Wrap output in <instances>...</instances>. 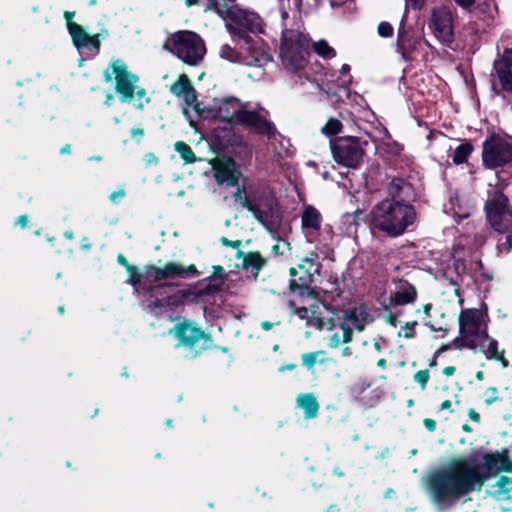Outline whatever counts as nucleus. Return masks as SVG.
<instances>
[{
  "label": "nucleus",
  "mask_w": 512,
  "mask_h": 512,
  "mask_svg": "<svg viewBox=\"0 0 512 512\" xmlns=\"http://www.w3.org/2000/svg\"><path fill=\"white\" fill-rule=\"evenodd\" d=\"M352 355V350L350 347H345L342 351V356L343 357H348V356H351Z\"/></svg>",
  "instance_id": "nucleus-62"
},
{
  "label": "nucleus",
  "mask_w": 512,
  "mask_h": 512,
  "mask_svg": "<svg viewBox=\"0 0 512 512\" xmlns=\"http://www.w3.org/2000/svg\"><path fill=\"white\" fill-rule=\"evenodd\" d=\"M450 407H451V401L450 400H445L441 404V410H447Z\"/></svg>",
  "instance_id": "nucleus-61"
},
{
  "label": "nucleus",
  "mask_w": 512,
  "mask_h": 512,
  "mask_svg": "<svg viewBox=\"0 0 512 512\" xmlns=\"http://www.w3.org/2000/svg\"><path fill=\"white\" fill-rule=\"evenodd\" d=\"M319 269L318 255L314 252L309 253L301 260L297 267L290 269L291 288H307L313 281L314 274L319 272Z\"/></svg>",
  "instance_id": "nucleus-18"
},
{
  "label": "nucleus",
  "mask_w": 512,
  "mask_h": 512,
  "mask_svg": "<svg viewBox=\"0 0 512 512\" xmlns=\"http://www.w3.org/2000/svg\"><path fill=\"white\" fill-rule=\"evenodd\" d=\"M342 123L336 118H330L327 123L322 127L321 131L327 137H332L342 131Z\"/></svg>",
  "instance_id": "nucleus-38"
},
{
  "label": "nucleus",
  "mask_w": 512,
  "mask_h": 512,
  "mask_svg": "<svg viewBox=\"0 0 512 512\" xmlns=\"http://www.w3.org/2000/svg\"><path fill=\"white\" fill-rule=\"evenodd\" d=\"M360 212L346 213L342 216V225L344 226V232L351 236L356 233L357 230V217Z\"/></svg>",
  "instance_id": "nucleus-36"
},
{
  "label": "nucleus",
  "mask_w": 512,
  "mask_h": 512,
  "mask_svg": "<svg viewBox=\"0 0 512 512\" xmlns=\"http://www.w3.org/2000/svg\"><path fill=\"white\" fill-rule=\"evenodd\" d=\"M502 471L512 472V462L506 454L474 452L431 473L427 488L437 506L446 509L461 497L480 490L487 479Z\"/></svg>",
  "instance_id": "nucleus-1"
},
{
  "label": "nucleus",
  "mask_w": 512,
  "mask_h": 512,
  "mask_svg": "<svg viewBox=\"0 0 512 512\" xmlns=\"http://www.w3.org/2000/svg\"><path fill=\"white\" fill-rule=\"evenodd\" d=\"M494 62H501L505 66L511 68L512 66V48H507L504 50L502 58L494 60Z\"/></svg>",
  "instance_id": "nucleus-46"
},
{
  "label": "nucleus",
  "mask_w": 512,
  "mask_h": 512,
  "mask_svg": "<svg viewBox=\"0 0 512 512\" xmlns=\"http://www.w3.org/2000/svg\"><path fill=\"white\" fill-rule=\"evenodd\" d=\"M68 31L72 37L73 44L80 53L86 54L87 56H95L98 54L100 49L98 35L89 36L83 28L76 23H69Z\"/></svg>",
  "instance_id": "nucleus-20"
},
{
  "label": "nucleus",
  "mask_w": 512,
  "mask_h": 512,
  "mask_svg": "<svg viewBox=\"0 0 512 512\" xmlns=\"http://www.w3.org/2000/svg\"><path fill=\"white\" fill-rule=\"evenodd\" d=\"M352 341V333L344 330L343 326L339 324V330L334 331L328 337V345L330 348H338L340 345Z\"/></svg>",
  "instance_id": "nucleus-32"
},
{
  "label": "nucleus",
  "mask_w": 512,
  "mask_h": 512,
  "mask_svg": "<svg viewBox=\"0 0 512 512\" xmlns=\"http://www.w3.org/2000/svg\"><path fill=\"white\" fill-rule=\"evenodd\" d=\"M493 495L498 500H507L512 498V477L501 476L495 485Z\"/></svg>",
  "instance_id": "nucleus-31"
},
{
  "label": "nucleus",
  "mask_w": 512,
  "mask_h": 512,
  "mask_svg": "<svg viewBox=\"0 0 512 512\" xmlns=\"http://www.w3.org/2000/svg\"><path fill=\"white\" fill-rule=\"evenodd\" d=\"M371 386V384L368 381H361L356 384H354L351 388L352 395L357 399L362 401V394L363 392L368 389Z\"/></svg>",
  "instance_id": "nucleus-42"
},
{
  "label": "nucleus",
  "mask_w": 512,
  "mask_h": 512,
  "mask_svg": "<svg viewBox=\"0 0 512 512\" xmlns=\"http://www.w3.org/2000/svg\"><path fill=\"white\" fill-rule=\"evenodd\" d=\"M473 151V146L469 142L460 144L455 148L452 154V162L455 165L463 164L467 161L468 157Z\"/></svg>",
  "instance_id": "nucleus-34"
},
{
  "label": "nucleus",
  "mask_w": 512,
  "mask_h": 512,
  "mask_svg": "<svg viewBox=\"0 0 512 512\" xmlns=\"http://www.w3.org/2000/svg\"><path fill=\"white\" fill-rule=\"evenodd\" d=\"M217 14L224 20L225 27L233 41H242L239 48L243 59H252L257 63H243L247 66L261 67L272 61L269 47L260 39H253L249 32H261L262 20L254 12L241 9L232 0H215Z\"/></svg>",
  "instance_id": "nucleus-2"
},
{
  "label": "nucleus",
  "mask_w": 512,
  "mask_h": 512,
  "mask_svg": "<svg viewBox=\"0 0 512 512\" xmlns=\"http://www.w3.org/2000/svg\"><path fill=\"white\" fill-rule=\"evenodd\" d=\"M117 260H118V262H119L121 265L125 266L128 270H129V267H131V266L128 264L127 260L125 259V257H124L122 254H119V255H118Z\"/></svg>",
  "instance_id": "nucleus-56"
},
{
  "label": "nucleus",
  "mask_w": 512,
  "mask_h": 512,
  "mask_svg": "<svg viewBox=\"0 0 512 512\" xmlns=\"http://www.w3.org/2000/svg\"><path fill=\"white\" fill-rule=\"evenodd\" d=\"M166 47L183 62L195 66L204 58L206 48L201 37L192 31H178L171 35Z\"/></svg>",
  "instance_id": "nucleus-10"
},
{
  "label": "nucleus",
  "mask_w": 512,
  "mask_h": 512,
  "mask_svg": "<svg viewBox=\"0 0 512 512\" xmlns=\"http://www.w3.org/2000/svg\"><path fill=\"white\" fill-rule=\"evenodd\" d=\"M416 218V210L411 204L395 198L381 200L370 211L371 225L390 237L402 235Z\"/></svg>",
  "instance_id": "nucleus-5"
},
{
  "label": "nucleus",
  "mask_w": 512,
  "mask_h": 512,
  "mask_svg": "<svg viewBox=\"0 0 512 512\" xmlns=\"http://www.w3.org/2000/svg\"><path fill=\"white\" fill-rule=\"evenodd\" d=\"M425 426L430 430V431H433L435 429V422L431 419H426L425 420Z\"/></svg>",
  "instance_id": "nucleus-57"
},
{
  "label": "nucleus",
  "mask_w": 512,
  "mask_h": 512,
  "mask_svg": "<svg viewBox=\"0 0 512 512\" xmlns=\"http://www.w3.org/2000/svg\"><path fill=\"white\" fill-rule=\"evenodd\" d=\"M243 105L244 103L233 96L216 98L211 105L200 109L199 119L211 118L224 121L226 126L214 128L212 134L219 142L229 141L232 124L237 121Z\"/></svg>",
  "instance_id": "nucleus-8"
},
{
  "label": "nucleus",
  "mask_w": 512,
  "mask_h": 512,
  "mask_svg": "<svg viewBox=\"0 0 512 512\" xmlns=\"http://www.w3.org/2000/svg\"><path fill=\"white\" fill-rule=\"evenodd\" d=\"M310 39L298 30L286 29L282 32L279 56L283 67L299 79H307L305 68L308 65Z\"/></svg>",
  "instance_id": "nucleus-7"
},
{
  "label": "nucleus",
  "mask_w": 512,
  "mask_h": 512,
  "mask_svg": "<svg viewBox=\"0 0 512 512\" xmlns=\"http://www.w3.org/2000/svg\"><path fill=\"white\" fill-rule=\"evenodd\" d=\"M350 66L348 64H343L340 70V76L338 77L336 87L348 89L351 84V77L348 75L350 72Z\"/></svg>",
  "instance_id": "nucleus-39"
},
{
  "label": "nucleus",
  "mask_w": 512,
  "mask_h": 512,
  "mask_svg": "<svg viewBox=\"0 0 512 512\" xmlns=\"http://www.w3.org/2000/svg\"><path fill=\"white\" fill-rule=\"evenodd\" d=\"M334 160L345 167L356 168L360 165L364 150L356 137L346 136L331 141Z\"/></svg>",
  "instance_id": "nucleus-14"
},
{
  "label": "nucleus",
  "mask_w": 512,
  "mask_h": 512,
  "mask_svg": "<svg viewBox=\"0 0 512 512\" xmlns=\"http://www.w3.org/2000/svg\"><path fill=\"white\" fill-rule=\"evenodd\" d=\"M378 34L381 37H391L393 35V27L388 22H381L378 25Z\"/></svg>",
  "instance_id": "nucleus-45"
},
{
  "label": "nucleus",
  "mask_w": 512,
  "mask_h": 512,
  "mask_svg": "<svg viewBox=\"0 0 512 512\" xmlns=\"http://www.w3.org/2000/svg\"><path fill=\"white\" fill-rule=\"evenodd\" d=\"M485 211L492 228L497 232H508L512 229V210L508 206V198L500 191H494L486 201Z\"/></svg>",
  "instance_id": "nucleus-11"
},
{
  "label": "nucleus",
  "mask_w": 512,
  "mask_h": 512,
  "mask_svg": "<svg viewBox=\"0 0 512 512\" xmlns=\"http://www.w3.org/2000/svg\"><path fill=\"white\" fill-rule=\"evenodd\" d=\"M435 34L445 42L453 38V14L449 7L441 6L435 8L431 18Z\"/></svg>",
  "instance_id": "nucleus-23"
},
{
  "label": "nucleus",
  "mask_w": 512,
  "mask_h": 512,
  "mask_svg": "<svg viewBox=\"0 0 512 512\" xmlns=\"http://www.w3.org/2000/svg\"><path fill=\"white\" fill-rule=\"evenodd\" d=\"M197 273L194 265L185 267L179 263L169 262L163 268L147 266L144 272L145 282L149 284L165 279L186 278Z\"/></svg>",
  "instance_id": "nucleus-17"
},
{
  "label": "nucleus",
  "mask_w": 512,
  "mask_h": 512,
  "mask_svg": "<svg viewBox=\"0 0 512 512\" xmlns=\"http://www.w3.org/2000/svg\"><path fill=\"white\" fill-rule=\"evenodd\" d=\"M500 233L505 234V236L498 240V249L499 251L509 252L512 249V229Z\"/></svg>",
  "instance_id": "nucleus-40"
},
{
  "label": "nucleus",
  "mask_w": 512,
  "mask_h": 512,
  "mask_svg": "<svg viewBox=\"0 0 512 512\" xmlns=\"http://www.w3.org/2000/svg\"><path fill=\"white\" fill-rule=\"evenodd\" d=\"M512 161V144L499 135L492 134L483 142L482 162L486 168L494 169Z\"/></svg>",
  "instance_id": "nucleus-12"
},
{
  "label": "nucleus",
  "mask_w": 512,
  "mask_h": 512,
  "mask_svg": "<svg viewBox=\"0 0 512 512\" xmlns=\"http://www.w3.org/2000/svg\"><path fill=\"white\" fill-rule=\"evenodd\" d=\"M112 100H113V95H112L111 93H108V94H107V97H106L105 104H106V105H110V104H111V102H112Z\"/></svg>",
  "instance_id": "nucleus-64"
},
{
  "label": "nucleus",
  "mask_w": 512,
  "mask_h": 512,
  "mask_svg": "<svg viewBox=\"0 0 512 512\" xmlns=\"http://www.w3.org/2000/svg\"><path fill=\"white\" fill-rule=\"evenodd\" d=\"M463 9H469L475 3V0H454Z\"/></svg>",
  "instance_id": "nucleus-52"
},
{
  "label": "nucleus",
  "mask_w": 512,
  "mask_h": 512,
  "mask_svg": "<svg viewBox=\"0 0 512 512\" xmlns=\"http://www.w3.org/2000/svg\"><path fill=\"white\" fill-rule=\"evenodd\" d=\"M373 321L367 306L361 304L344 311L340 324L344 330L353 334V330L361 332L365 326Z\"/></svg>",
  "instance_id": "nucleus-21"
},
{
  "label": "nucleus",
  "mask_w": 512,
  "mask_h": 512,
  "mask_svg": "<svg viewBox=\"0 0 512 512\" xmlns=\"http://www.w3.org/2000/svg\"><path fill=\"white\" fill-rule=\"evenodd\" d=\"M170 92L183 100V113L192 127L199 120L201 105L198 102L196 91L186 74H181L171 86Z\"/></svg>",
  "instance_id": "nucleus-13"
},
{
  "label": "nucleus",
  "mask_w": 512,
  "mask_h": 512,
  "mask_svg": "<svg viewBox=\"0 0 512 512\" xmlns=\"http://www.w3.org/2000/svg\"><path fill=\"white\" fill-rule=\"evenodd\" d=\"M233 198L236 203L250 211L253 216L267 229L274 230L280 222L278 205L274 197L267 194L258 182H237Z\"/></svg>",
  "instance_id": "nucleus-4"
},
{
  "label": "nucleus",
  "mask_w": 512,
  "mask_h": 512,
  "mask_svg": "<svg viewBox=\"0 0 512 512\" xmlns=\"http://www.w3.org/2000/svg\"><path fill=\"white\" fill-rule=\"evenodd\" d=\"M429 379H430V373L427 369L420 370V371L416 372L414 375L415 382H417L421 386L422 390L426 389V385H427Z\"/></svg>",
  "instance_id": "nucleus-43"
},
{
  "label": "nucleus",
  "mask_w": 512,
  "mask_h": 512,
  "mask_svg": "<svg viewBox=\"0 0 512 512\" xmlns=\"http://www.w3.org/2000/svg\"><path fill=\"white\" fill-rule=\"evenodd\" d=\"M477 351H481L487 360H496L501 362V364L506 367L508 365V361L505 358L504 350H499V343L495 338H492L488 335V338L485 339V343H483L482 347H479Z\"/></svg>",
  "instance_id": "nucleus-28"
},
{
  "label": "nucleus",
  "mask_w": 512,
  "mask_h": 512,
  "mask_svg": "<svg viewBox=\"0 0 512 512\" xmlns=\"http://www.w3.org/2000/svg\"><path fill=\"white\" fill-rule=\"evenodd\" d=\"M324 353L322 351H318V352H311V353H306V354H303L302 355V362H303V365L305 367H307L308 369H312L313 366L315 365V363L317 362L318 360V357L320 355H323Z\"/></svg>",
  "instance_id": "nucleus-41"
},
{
  "label": "nucleus",
  "mask_w": 512,
  "mask_h": 512,
  "mask_svg": "<svg viewBox=\"0 0 512 512\" xmlns=\"http://www.w3.org/2000/svg\"><path fill=\"white\" fill-rule=\"evenodd\" d=\"M133 137H141L143 135V130L140 128H135L131 131Z\"/></svg>",
  "instance_id": "nucleus-58"
},
{
  "label": "nucleus",
  "mask_w": 512,
  "mask_h": 512,
  "mask_svg": "<svg viewBox=\"0 0 512 512\" xmlns=\"http://www.w3.org/2000/svg\"><path fill=\"white\" fill-rule=\"evenodd\" d=\"M496 76L500 88L492 80V88L497 95L502 94L505 98L512 100V70L501 62H493V72L491 77Z\"/></svg>",
  "instance_id": "nucleus-26"
},
{
  "label": "nucleus",
  "mask_w": 512,
  "mask_h": 512,
  "mask_svg": "<svg viewBox=\"0 0 512 512\" xmlns=\"http://www.w3.org/2000/svg\"><path fill=\"white\" fill-rule=\"evenodd\" d=\"M125 196V190L124 189H119L115 192H113L111 195H110V200L113 202V203H118L123 197Z\"/></svg>",
  "instance_id": "nucleus-51"
},
{
  "label": "nucleus",
  "mask_w": 512,
  "mask_h": 512,
  "mask_svg": "<svg viewBox=\"0 0 512 512\" xmlns=\"http://www.w3.org/2000/svg\"><path fill=\"white\" fill-rule=\"evenodd\" d=\"M417 292L407 281H399L394 293L390 296L391 305H407L416 300Z\"/></svg>",
  "instance_id": "nucleus-27"
},
{
  "label": "nucleus",
  "mask_w": 512,
  "mask_h": 512,
  "mask_svg": "<svg viewBox=\"0 0 512 512\" xmlns=\"http://www.w3.org/2000/svg\"><path fill=\"white\" fill-rule=\"evenodd\" d=\"M415 8H420L422 6L423 0H410Z\"/></svg>",
  "instance_id": "nucleus-63"
},
{
  "label": "nucleus",
  "mask_w": 512,
  "mask_h": 512,
  "mask_svg": "<svg viewBox=\"0 0 512 512\" xmlns=\"http://www.w3.org/2000/svg\"><path fill=\"white\" fill-rule=\"evenodd\" d=\"M289 306L293 314L298 316L301 320H305L308 326L318 330H333L335 326L331 320H326L323 316L328 308L320 301H314L309 308L305 306L296 307L293 301L289 302Z\"/></svg>",
  "instance_id": "nucleus-16"
},
{
  "label": "nucleus",
  "mask_w": 512,
  "mask_h": 512,
  "mask_svg": "<svg viewBox=\"0 0 512 512\" xmlns=\"http://www.w3.org/2000/svg\"><path fill=\"white\" fill-rule=\"evenodd\" d=\"M265 263V260L259 253H248L243 260V267L245 269H251L252 273L257 276Z\"/></svg>",
  "instance_id": "nucleus-33"
},
{
  "label": "nucleus",
  "mask_w": 512,
  "mask_h": 512,
  "mask_svg": "<svg viewBox=\"0 0 512 512\" xmlns=\"http://www.w3.org/2000/svg\"><path fill=\"white\" fill-rule=\"evenodd\" d=\"M484 397H485V403L487 405H491L493 404L494 402L498 401V390L496 387H489L488 389H486V391L484 392Z\"/></svg>",
  "instance_id": "nucleus-44"
},
{
  "label": "nucleus",
  "mask_w": 512,
  "mask_h": 512,
  "mask_svg": "<svg viewBox=\"0 0 512 512\" xmlns=\"http://www.w3.org/2000/svg\"><path fill=\"white\" fill-rule=\"evenodd\" d=\"M385 147L386 150L393 155H399L403 150L402 145L395 141H388L387 143H385Z\"/></svg>",
  "instance_id": "nucleus-47"
},
{
  "label": "nucleus",
  "mask_w": 512,
  "mask_h": 512,
  "mask_svg": "<svg viewBox=\"0 0 512 512\" xmlns=\"http://www.w3.org/2000/svg\"><path fill=\"white\" fill-rule=\"evenodd\" d=\"M74 17V13L73 12H65V18L67 20V26L69 25V23H73L72 22V18Z\"/></svg>",
  "instance_id": "nucleus-59"
},
{
  "label": "nucleus",
  "mask_w": 512,
  "mask_h": 512,
  "mask_svg": "<svg viewBox=\"0 0 512 512\" xmlns=\"http://www.w3.org/2000/svg\"><path fill=\"white\" fill-rule=\"evenodd\" d=\"M220 57L231 63L243 64V63H257L252 59H243L242 50L237 51L235 48L228 44H223L220 48Z\"/></svg>",
  "instance_id": "nucleus-30"
},
{
  "label": "nucleus",
  "mask_w": 512,
  "mask_h": 512,
  "mask_svg": "<svg viewBox=\"0 0 512 512\" xmlns=\"http://www.w3.org/2000/svg\"><path fill=\"white\" fill-rule=\"evenodd\" d=\"M215 275L210 279L214 282L205 289L195 290L191 287L184 289H175L172 285H154L147 286L143 276L137 273L136 267H129L130 277L128 283L131 284L138 293L149 294L148 308H174L185 302L194 301L199 296L213 294L220 290L223 283L221 276L224 273L222 267H215Z\"/></svg>",
  "instance_id": "nucleus-3"
},
{
  "label": "nucleus",
  "mask_w": 512,
  "mask_h": 512,
  "mask_svg": "<svg viewBox=\"0 0 512 512\" xmlns=\"http://www.w3.org/2000/svg\"><path fill=\"white\" fill-rule=\"evenodd\" d=\"M417 324V322H410V323H406V325L403 327V330H404V337L406 338H411L414 336L415 332H414V327L415 325Z\"/></svg>",
  "instance_id": "nucleus-50"
},
{
  "label": "nucleus",
  "mask_w": 512,
  "mask_h": 512,
  "mask_svg": "<svg viewBox=\"0 0 512 512\" xmlns=\"http://www.w3.org/2000/svg\"><path fill=\"white\" fill-rule=\"evenodd\" d=\"M296 404L299 408L304 410L306 418L311 419L318 415L319 404L312 393L299 394L296 399Z\"/></svg>",
  "instance_id": "nucleus-29"
},
{
  "label": "nucleus",
  "mask_w": 512,
  "mask_h": 512,
  "mask_svg": "<svg viewBox=\"0 0 512 512\" xmlns=\"http://www.w3.org/2000/svg\"><path fill=\"white\" fill-rule=\"evenodd\" d=\"M314 52L325 60L332 59L336 56V51L324 39L318 40L313 44Z\"/></svg>",
  "instance_id": "nucleus-35"
},
{
  "label": "nucleus",
  "mask_w": 512,
  "mask_h": 512,
  "mask_svg": "<svg viewBox=\"0 0 512 512\" xmlns=\"http://www.w3.org/2000/svg\"><path fill=\"white\" fill-rule=\"evenodd\" d=\"M488 322L486 312L476 308L463 309L459 315V335L442 345L437 352L462 349L477 351L488 338Z\"/></svg>",
  "instance_id": "nucleus-6"
},
{
  "label": "nucleus",
  "mask_w": 512,
  "mask_h": 512,
  "mask_svg": "<svg viewBox=\"0 0 512 512\" xmlns=\"http://www.w3.org/2000/svg\"><path fill=\"white\" fill-rule=\"evenodd\" d=\"M105 78L107 81L115 80L116 91L120 94L122 101L129 102L135 97V105L139 109H143L144 103L148 102L145 90L137 86L138 77L128 71L122 60L111 61L105 70Z\"/></svg>",
  "instance_id": "nucleus-9"
},
{
  "label": "nucleus",
  "mask_w": 512,
  "mask_h": 512,
  "mask_svg": "<svg viewBox=\"0 0 512 512\" xmlns=\"http://www.w3.org/2000/svg\"><path fill=\"white\" fill-rule=\"evenodd\" d=\"M27 223H28V218L25 215L18 217L16 220V224L20 225L21 227H26Z\"/></svg>",
  "instance_id": "nucleus-54"
},
{
  "label": "nucleus",
  "mask_w": 512,
  "mask_h": 512,
  "mask_svg": "<svg viewBox=\"0 0 512 512\" xmlns=\"http://www.w3.org/2000/svg\"><path fill=\"white\" fill-rule=\"evenodd\" d=\"M175 150L179 153L181 158L185 161V163H194L196 161V156L189 145H187L183 141H178L175 143Z\"/></svg>",
  "instance_id": "nucleus-37"
},
{
  "label": "nucleus",
  "mask_w": 512,
  "mask_h": 512,
  "mask_svg": "<svg viewBox=\"0 0 512 512\" xmlns=\"http://www.w3.org/2000/svg\"><path fill=\"white\" fill-rule=\"evenodd\" d=\"M455 373V367L454 366H447L443 369V374L447 377L452 376Z\"/></svg>",
  "instance_id": "nucleus-55"
},
{
  "label": "nucleus",
  "mask_w": 512,
  "mask_h": 512,
  "mask_svg": "<svg viewBox=\"0 0 512 512\" xmlns=\"http://www.w3.org/2000/svg\"><path fill=\"white\" fill-rule=\"evenodd\" d=\"M210 164L213 178L218 185L237 186L242 174L232 158H215Z\"/></svg>",
  "instance_id": "nucleus-19"
},
{
  "label": "nucleus",
  "mask_w": 512,
  "mask_h": 512,
  "mask_svg": "<svg viewBox=\"0 0 512 512\" xmlns=\"http://www.w3.org/2000/svg\"><path fill=\"white\" fill-rule=\"evenodd\" d=\"M468 415H469V418L476 422V423H479L480 422V415L477 411H475L474 409H469L468 411Z\"/></svg>",
  "instance_id": "nucleus-53"
},
{
  "label": "nucleus",
  "mask_w": 512,
  "mask_h": 512,
  "mask_svg": "<svg viewBox=\"0 0 512 512\" xmlns=\"http://www.w3.org/2000/svg\"><path fill=\"white\" fill-rule=\"evenodd\" d=\"M173 333L180 344L187 347H193L205 336L204 332L198 328L195 323L188 320L178 323L174 327Z\"/></svg>",
  "instance_id": "nucleus-25"
},
{
  "label": "nucleus",
  "mask_w": 512,
  "mask_h": 512,
  "mask_svg": "<svg viewBox=\"0 0 512 512\" xmlns=\"http://www.w3.org/2000/svg\"><path fill=\"white\" fill-rule=\"evenodd\" d=\"M272 326H273V324H272L271 322H268V321H264V322H262V323H261V327H262L264 330H266V331H268L269 329H271V328H272Z\"/></svg>",
  "instance_id": "nucleus-60"
},
{
  "label": "nucleus",
  "mask_w": 512,
  "mask_h": 512,
  "mask_svg": "<svg viewBox=\"0 0 512 512\" xmlns=\"http://www.w3.org/2000/svg\"><path fill=\"white\" fill-rule=\"evenodd\" d=\"M267 114L268 112L263 107H259L258 110H250L248 109V104L244 103L236 122L245 128L253 130L258 135L271 139L276 134V128L267 119Z\"/></svg>",
  "instance_id": "nucleus-15"
},
{
  "label": "nucleus",
  "mask_w": 512,
  "mask_h": 512,
  "mask_svg": "<svg viewBox=\"0 0 512 512\" xmlns=\"http://www.w3.org/2000/svg\"><path fill=\"white\" fill-rule=\"evenodd\" d=\"M321 223V213L311 205L305 206L301 214V228L308 242L316 241Z\"/></svg>",
  "instance_id": "nucleus-24"
},
{
  "label": "nucleus",
  "mask_w": 512,
  "mask_h": 512,
  "mask_svg": "<svg viewBox=\"0 0 512 512\" xmlns=\"http://www.w3.org/2000/svg\"><path fill=\"white\" fill-rule=\"evenodd\" d=\"M184 1H185V4L188 7H190L192 5L197 4L199 0H184ZM232 1L235 3V0H232ZM215 2H216L215 0H207L205 11H214L215 13H217V10L214 7Z\"/></svg>",
  "instance_id": "nucleus-49"
},
{
  "label": "nucleus",
  "mask_w": 512,
  "mask_h": 512,
  "mask_svg": "<svg viewBox=\"0 0 512 512\" xmlns=\"http://www.w3.org/2000/svg\"><path fill=\"white\" fill-rule=\"evenodd\" d=\"M425 46H428L426 41L414 37L408 31L399 30L397 35L396 49L405 61L416 60L420 50H422Z\"/></svg>",
  "instance_id": "nucleus-22"
},
{
  "label": "nucleus",
  "mask_w": 512,
  "mask_h": 512,
  "mask_svg": "<svg viewBox=\"0 0 512 512\" xmlns=\"http://www.w3.org/2000/svg\"><path fill=\"white\" fill-rule=\"evenodd\" d=\"M405 184L404 180L402 179H393L389 184V193L391 194H397Z\"/></svg>",
  "instance_id": "nucleus-48"
}]
</instances>
